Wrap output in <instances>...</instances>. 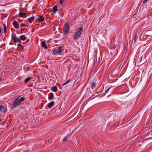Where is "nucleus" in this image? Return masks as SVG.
Instances as JSON below:
<instances>
[{
	"label": "nucleus",
	"mask_w": 152,
	"mask_h": 152,
	"mask_svg": "<svg viewBox=\"0 0 152 152\" xmlns=\"http://www.w3.org/2000/svg\"><path fill=\"white\" fill-rule=\"evenodd\" d=\"M64 48L61 46H59L53 49L51 51V55L53 57L56 56L57 55H60L62 52L64 50Z\"/></svg>",
	"instance_id": "f257e3e1"
},
{
	"label": "nucleus",
	"mask_w": 152,
	"mask_h": 152,
	"mask_svg": "<svg viewBox=\"0 0 152 152\" xmlns=\"http://www.w3.org/2000/svg\"><path fill=\"white\" fill-rule=\"evenodd\" d=\"M20 97L16 98L15 99L14 102L12 103V109L16 108L17 106L20 104L21 102L24 100V98L23 97H21L19 99Z\"/></svg>",
	"instance_id": "f03ea898"
},
{
	"label": "nucleus",
	"mask_w": 152,
	"mask_h": 152,
	"mask_svg": "<svg viewBox=\"0 0 152 152\" xmlns=\"http://www.w3.org/2000/svg\"><path fill=\"white\" fill-rule=\"evenodd\" d=\"M83 31V28L82 27L80 26L78 28L73 36V38L75 39H77L82 34Z\"/></svg>",
	"instance_id": "7ed1b4c3"
},
{
	"label": "nucleus",
	"mask_w": 152,
	"mask_h": 152,
	"mask_svg": "<svg viewBox=\"0 0 152 152\" xmlns=\"http://www.w3.org/2000/svg\"><path fill=\"white\" fill-rule=\"evenodd\" d=\"M64 32L65 34H67L69 31V24L67 22H66L63 26Z\"/></svg>",
	"instance_id": "20e7f679"
},
{
	"label": "nucleus",
	"mask_w": 152,
	"mask_h": 152,
	"mask_svg": "<svg viewBox=\"0 0 152 152\" xmlns=\"http://www.w3.org/2000/svg\"><path fill=\"white\" fill-rule=\"evenodd\" d=\"M18 38V37H17L16 34L15 33H12L11 34L12 40L13 41L15 45H16V40Z\"/></svg>",
	"instance_id": "39448f33"
},
{
	"label": "nucleus",
	"mask_w": 152,
	"mask_h": 152,
	"mask_svg": "<svg viewBox=\"0 0 152 152\" xmlns=\"http://www.w3.org/2000/svg\"><path fill=\"white\" fill-rule=\"evenodd\" d=\"M7 108L4 105H0V113H5L7 112Z\"/></svg>",
	"instance_id": "423d86ee"
},
{
	"label": "nucleus",
	"mask_w": 152,
	"mask_h": 152,
	"mask_svg": "<svg viewBox=\"0 0 152 152\" xmlns=\"http://www.w3.org/2000/svg\"><path fill=\"white\" fill-rule=\"evenodd\" d=\"M12 25L13 26L16 28H19V24L17 23L16 20H14L12 22Z\"/></svg>",
	"instance_id": "0eeeda50"
},
{
	"label": "nucleus",
	"mask_w": 152,
	"mask_h": 152,
	"mask_svg": "<svg viewBox=\"0 0 152 152\" xmlns=\"http://www.w3.org/2000/svg\"><path fill=\"white\" fill-rule=\"evenodd\" d=\"M37 20L36 21V23L37 22V21L39 22H42L44 20V18L43 16H39V18L37 19Z\"/></svg>",
	"instance_id": "6e6552de"
},
{
	"label": "nucleus",
	"mask_w": 152,
	"mask_h": 152,
	"mask_svg": "<svg viewBox=\"0 0 152 152\" xmlns=\"http://www.w3.org/2000/svg\"><path fill=\"white\" fill-rule=\"evenodd\" d=\"M41 45L42 47L46 49H47L48 46L45 42L42 41L41 43Z\"/></svg>",
	"instance_id": "1a4fd4ad"
},
{
	"label": "nucleus",
	"mask_w": 152,
	"mask_h": 152,
	"mask_svg": "<svg viewBox=\"0 0 152 152\" xmlns=\"http://www.w3.org/2000/svg\"><path fill=\"white\" fill-rule=\"evenodd\" d=\"M96 86V83L95 82H92L91 84V88L93 90L95 88Z\"/></svg>",
	"instance_id": "9d476101"
},
{
	"label": "nucleus",
	"mask_w": 152,
	"mask_h": 152,
	"mask_svg": "<svg viewBox=\"0 0 152 152\" xmlns=\"http://www.w3.org/2000/svg\"><path fill=\"white\" fill-rule=\"evenodd\" d=\"M54 96L52 93H50L48 95V99L50 100H52L54 98Z\"/></svg>",
	"instance_id": "9b49d317"
},
{
	"label": "nucleus",
	"mask_w": 152,
	"mask_h": 152,
	"mask_svg": "<svg viewBox=\"0 0 152 152\" xmlns=\"http://www.w3.org/2000/svg\"><path fill=\"white\" fill-rule=\"evenodd\" d=\"M54 102L52 101L48 103L47 105L48 107L50 108L54 105Z\"/></svg>",
	"instance_id": "f8f14e48"
},
{
	"label": "nucleus",
	"mask_w": 152,
	"mask_h": 152,
	"mask_svg": "<svg viewBox=\"0 0 152 152\" xmlns=\"http://www.w3.org/2000/svg\"><path fill=\"white\" fill-rule=\"evenodd\" d=\"M51 90L54 92H56L58 90V88L57 86H55L53 87H51Z\"/></svg>",
	"instance_id": "ddd939ff"
},
{
	"label": "nucleus",
	"mask_w": 152,
	"mask_h": 152,
	"mask_svg": "<svg viewBox=\"0 0 152 152\" xmlns=\"http://www.w3.org/2000/svg\"><path fill=\"white\" fill-rule=\"evenodd\" d=\"M137 34H135L134 36V37L133 39V41H134V43L135 44L136 43V42L137 40Z\"/></svg>",
	"instance_id": "4468645a"
},
{
	"label": "nucleus",
	"mask_w": 152,
	"mask_h": 152,
	"mask_svg": "<svg viewBox=\"0 0 152 152\" xmlns=\"http://www.w3.org/2000/svg\"><path fill=\"white\" fill-rule=\"evenodd\" d=\"M20 39L23 41L27 39V37L25 36L24 35H21L20 37Z\"/></svg>",
	"instance_id": "2eb2a0df"
},
{
	"label": "nucleus",
	"mask_w": 152,
	"mask_h": 152,
	"mask_svg": "<svg viewBox=\"0 0 152 152\" xmlns=\"http://www.w3.org/2000/svg\"><path fill=\"white\" fill-rule=\"evenodd\" d=\"M58 10V8L57 5H55L53 8V12L54 13H55Z\"/></svg>",
	"instance_id": "dca6fc26"
},
{
	"label": "nucleus",
	"mask_w": 152,
	"mask_h": 152,
	"mask_svg": "<svg viewBox=\"0 0 152 152\" xmlns=\"http://www.w3.org/2000/svg\"><path fill=\"white\" fill-rule=\"evenodd\" d=\"M34 17H32L30 18H29L28 19V21L29 22V23H31L34 20Z\"/></svg>",
	"instance_id": "f3484780"
},
{
	"label": "nucleus",
	"mask_w": 152,
	"mask_h": 152,
	"mask_svg": "<svg viewBox=\"0 0 152 152\" xmlns=\"http://www.w3.org/2000/svg\"><path fill=\"white\" fill-rule=\"evenodd\" d=\"M19 14L20 15L21 17H23L24 16H26V13H23L22 12H20Z\"/></svg>",
	"instance_id": "a211bd4d"
},
{
	"label": "nucleus",
	"mask_w": 152,
	"mask_h": 152,
	"mask_svg": "<svg viewBox=\"0 0 152 152\" xmlns=\"http://www.w3.org/2000/svg\"><path fill=\"white\" fill-rule=\"evenodd\" d=\"M31 77H27V78H26L25 81H24V83L26 84L29 81V80L31 79Z\"/></svg>",
	"instance_id": "6ab92c4d"
},
{
	"label": "nucleus",
	"mask_w": 152,
	"mask_h": 152,
	"mask_svg": "<svg viewBox=\"0 0 152 152\" xmlns=\"http://www.w3.org/2000/svg\"><path fill=\"white\" fill-rule=\"evenodd\" d=\"M4 26V31L5 34H6L7 33V29H6V26L5 24H3Z\"/></svg>",
	"instance_id": "aec40b11"
},
{
	"label": "nucleus",
	"mask_w": 152,
	"mask_h": 152,
	"mask_svg": "<svg viewBox=\"0 0 152 152\" xmlns=\"http://www.w3.org/2000/svg\"><path fill=\"white\" fill-rule=\"evenodd\" d=\"M70 79L68 80L66 82L64 83L63 84V86H64L67 84L70 81Z\"/></svg>",
	"instance_id": "412c9836"
},
{
	"label": "nucleus",
	"mask_w": 152,
	"mask_h": 152,
	"mask_svg": "<svg viewBox=\"0 0 152 152\" xmlns=\"http://www.w3.org/2000/svg\"><path fill=\"white\" fill-rule=\"evenodd\" d=\"M64 0H60L59 1V3L60 4L62 5L63 3L64 2Z\"/></svg>",
	"instance_id": "4be33fe9"
},
{
	"label": "nucleus",
	"mask_w": 152,
	"mask_h": 152,
	"mask_svg": "<svg viewBox=\"0 0 152 152\" xmlns=\"http://www.w3.org/2000/svg\"><path fill=\"white\" fill-rule=\"evenodd\" d=\"M68 137H64L63 140V142H65L68 139Z\"/></svg>",
	"instance_id": "5701e85b"
},
{
	"label": "nucleus",
	"mask_w": 152,
	"mask_h": 152,
	"mask_svg": "<svg viewBox=\"0 0 152 152\" xmlns=\"http://www.w3.org/2000/svg\"><path fill=\"white\" fill-rule=\"evenodd\" d=\"M20 38L19 39V38H18L16 40V42H18L21 43V42L20 40Z\"/></svg>",
	"instance_id": "b1692460"
},
{
	"label": "nucleus",
	"mask_w": 152,
	"mask_h": 152,
	"mask_svg": "<svg viewBox=\"0 0 152 152\" xmlns=\"http://www.w3.org/2000/svg\"><path fill=\"white\" fill-rule=\"evenodd\" d=\"M111 88V87H110V88H109L108 89H107L106 90V91H105V93L106 94H107L108 93V91H109L110 90V89Z\"/></svg>",
	"instance_id": "393cba45"
},
{
	"label": "nucleus",
	"mask_w": 152,
	"mask_h": 152,
	"mask_svg": "<svg viewBox=\"0 0 152 152\" xmlns=\"http://www.w3.org/2000/svg\"><path fill=\"white\" fill-rule=\"evenodd\" d=\"M22 26L23 27H25L26 26L25 24H23V23H21L20 25V26Z\"/></svg>",
	"instance_id": "a878e982"
},
{
	"label": "nucleus",
	"mask_w": 152,
	"mask_h": 152,
	"mask_svg": "<svg viewBox=\"0 0 152 152\" xmlns=\"http://www.w3.org/2000/svg\"><path fill=\"white\" fill-rule=\"evenodd\" d=\"M148 0H144L143 1V3H146Z\"/></svg>",
	"instance_id": "bb28decb"
},
{
	"label": "nucleus",
	"mask_w": 152,
	"mask_h": 152,
	"mask_svg": "<svg viewBox=\"0 0 152 152\" xmlns=\"http://www.w3.org/2000/svg\"><path fill=\"white\" fill-rule=\"evenodd\" d=\"M22 45L20 44H18V47H21L22 46Z\"/></svg>",
	"instance_id": "cd10ccee"
},
{
	"label": "nucleus",
	"mask_w": 152,
	"mask_h": 152,
	"mask_svg": "<svg viewBox=\"0 0 152 152\" xmlns=\"http://www.w3.org/2000/svg\"><path fill=\"white\" fill-rule=\"evenodd\" d=\"M24 46H22H22L21 47V49L22 50H23L24 48Z\"/></svg>",
	"instance_id": "c85d7f7f"
},
{
	"label": "nucleus",
	"mask_w": 152,
	"mask_h": 152,
	"mask_svg": "<svg viewBox=\"0 0 152 152\" xmlns=\"http://www.w3.org/2000/svg\"><path fill=\"white\" fill-rule=\"evenodd\" d=\"M90 6H89V8L90 7V6Z\"/></svg>",
	"instance_id": "c756f323"
},
{
	"label": "nucleus",
	"mask_w": 152,
	"mask_h": 152,
	"mask_svg": "<svg viewBox=\"0 0 152 152\" xmlns=\"http://www.w3.org/2000/svg\"><path fill=\"white\" fill-rule=\"evenodd\" d=\"M1 78H0V80H1Z\"/></svg>",
	"instance_id": "7c9ffc66"
},
{
	"label": "nucleus",
	"mask_w": 152,
	"mask_h": 152,
	"mask_svg": "<svg viewBox=\"0 0 152 152\" xmlns=\"http://www.w3.org/2000/svg\"><path fill=\"white\" fill-rule=\"evenodd\" d=\"M151 98H152V96Z\"/></svg>",
	"instance_id": "2f4dec72"
}]
</instances>
